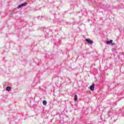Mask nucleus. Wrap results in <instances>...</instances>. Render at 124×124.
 <instances>
[{"label": "nucleus", "instance_id": "1a4fd4ad", "mask_svg": "<svg viewBox=\"0 0 124 124\" xmlns=\"http://www.w3.org/2000/svg\"><path fill=\"white\" fill-rule=\"evenodd\" d=\"M44 31H45V32H46V34H48L49 33V29L45 28L44 29Z\"/></svg>", "mask_w": 124, "mask_h": 124}, {"label": "nucleus", "instance_id": "2eb2a0df", "mask_svg": "<svg viewBox=\"0 0 124 124\" xmlns=\"http://www.w3.org/2000/svg\"><path fill=\"white\" fill-rule=\"evenodd\" d=\"M115 44H116L115 43H111V45H115Z\"/></svg>", "mask_w": 124, "mask_h": 124}, {"label": "nucleus", "instance_id": "20e7f679", "mask_svg": "<svg viewBox=\"0 0 124 124\" xmlns=\"http://www.w3.org/2000/svg\"><path fill=\"white\" fill-rule=\"evenodd\" d=\"M108 103L110 107H114V106H115L114 104L111 103L110 100H108Z\"/></svg>", "mask_w": 124, "mask_h": 124}, {"label": "nucleus", "instance_id": "4468645a", "mask_svg": "<svg viewBox=\"0 0 124 124\" xmlns=\"http://www.w3.org/2000/svg\"><path fill=\"white\" fill-rule=\"evenodd\" d=\"M112 51H116V52H117V50H116V49H115V48H113L112 49Z\"/></svg>", "mask_w": 124, "mask_h": 124}, {"label": "nucleus", "instance_id": "9b49d317", "mask_svg": "<svg viewBox=\"0 0 124 124\" xmlns=\"http://www.w3.org/2000/svg\"><path fill=\"white\" fill-rule=\"evenodd\" d=\"M27 5H28V3H27V2H24V3H23L21 4V5H22V7L23 6H26Z\"/></svg>", "mask_w": 124, "mask_h": 124}, {"label": "nucleus", "instance_id": "39448f33", "mask_svg": "<svg viewBox=\"0 0 124 124\" xmlns=\"http://www.w3.org/2000/svg\"><path fill=\"white\" fill-rule=\"evenodd\" d=\"M123 94H124V87H123V92H120L118 93V97H120V95H123Z\"/></svg>", "mask_w": 124, "mask_h": 124}, {"label": "nucleus", "instance_id": "f3484780", "mask_svg": "<svg viewBox=\"0 0 124 124\" xmlns=\"http://www.w3.org/2000/svg\"><path fill=\"white\" fill-rule=\"evenodd\" d=\"M78 13H80V12H78Z\"/></svg>", "mask_w": 124, "mask_h": 124}, {"label": "nucleus", "instance_id": "dca6fc26", "mask_svg": "<svg viewBox=\"0 0 124 124\" xmlns=\"http://www.w3.org/2000/svg\"><path fill=\"white\" fill-rule=\"evenodd\" d=\"M98 124H100V122H99V123H98Z\"/></svg>", "mask_w": 124, "mask_h": 124}, {"label": "nucleus", "instance_id": "6e6552de", "mask_svg": "<svg viewBox=\"0 0 124 124\" xmlns=\"http://www.w3.org/2000/svg\"><path fill=\"white\" fill-rule=\"evenodd\" d=\"M6 91H7V92H10V91H11V87L7 86L6 88Z\"/></svg>", "mask_w": 124, "mask_h": 124}, {"label": "nucleus", "instance_id": "7ed1b4c3", "mask_svg": "<svg viewBox=\"0 0 124 124\" xmlns=\"http://www.w3.org/2000/svg\"><path fill=\"white\" fill-rule=\"evenodd\" d=\"M95 85L93 83L92 85L90 86V89L91 90V91H92V92L93 91H94V86Z\"/></svg>", "mask_w": 124, "mask_h": 124}, {"label": "nucleus", "instance_id": "f03ea898", "mask_svg": "<svg viewBox=\"0 0 124 124\" xmlns=\"http://www.w3.org/2000/svg\"><path fill=\"white\" fill-rule=\"evenodd\" d=\"M85 41H86V42H87L88 43L91 44V45L93 44V41L90 39H86Z\"/></svg>", "mask_w": 124, "mask_h": 124}, {"label": "nucleus", "instance_id": "0eeeda50", "mask_svg": "<svg viewBox=\"0 0 124 124\" xmlns=\"http://www.w3.org/2000/svg\"><path fill=\"white\" fill-rule=\"evenodd\" d=\"M74 100H75V101H78V96H77V94H75Z\"/></svg>", "mask_w": 124, "mask_h": 124}, {"label": "nucleus", "instance_id": "9d476101", "mask_svg": "<svg viewBox=\"0 0 124 124\" xmlns=\"http://www.w3.org/2000/svg\"><path fill=\"white\" fill-rule=\"evenodd\" d=\"M43 105H45V106L47 105V101L46 100H44L43 101Z\"/></svg>", "mask_w": 124, "mask_h": 124}, {"label": "nucleus", "instance_id": "f8f14e48", "mask_svg": "<svg viewBox=\"0 0 124 124\" xmlns=\"http://www.w3.org/2000/svg\"><path fill=\"white\" fill-rule=\"evenodd\" d=\"M21 7H23L22 6V4H19V5L17 6V8L18 9H19V8H21Z\"/></svg>", "mask_w": 124, "mask_h": 124}, {"label": "nucleus", "instance_id": "f257e3e1", "mask_svg": "<svg viewBox=\"0 0 124 124\" xmlns=\"http://www.w3.org/2000/svg\"><path fill=\"white\" fill-rule=\"evenodd\" d=\"M112 115H118L119 117H124V107L121 109L117 108L114 110L111 109L108 112L105 118H107L112 116Z\"/></svg>", "mask_w": 124, "mask_h": 124}, {"label": "nucleus", "instance_id": "423d86ee", "mask_svg": "<svg viewBox=\"0 0 124 124\" xmlns=\"http://www.w3.org/2000/svg\"><path fill=\"white\" fill-rule=\"evenodd\" d=\"M113 42V40H110L109 41H107L106 42V44H107V45H109L110 44H112V43Z\"/></svg>", "mask_w": 124, "mask_h": 124}, {"label": "nucleus", "instance_id": "ddd939ff", "mask_svg": "<svg viewBox=\"0 0 124 124\" xmlns=\"http://www.w3.org/2000/svg\"><path fill=\"white\" fill-rule=\"evenodd\" d=\"M82 15H84L85 16H86L87 15V13H86V12H84L82 13Z\"/></svg>", "mask_w": 124, "mask_h": 124}]
</instances>
